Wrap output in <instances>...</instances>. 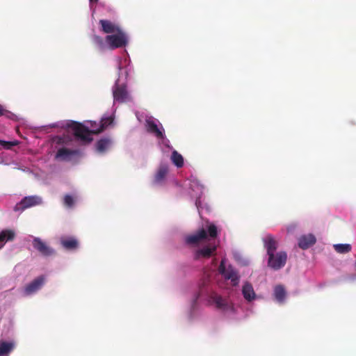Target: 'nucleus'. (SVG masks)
I'll return each mask as SVG.
<instances>
[{
  "mask_svg": "<svg viewBox=\"0 0 356 356\" xmlns=\"http://www.w3.org/2000/svg\"><path fill=\"white\" fill-rule=\"evenodd\" d=\"M316 243L315 236L312 234L303 235L298 239V245L300 248L305 250Z\"/></svg>",
  "mask_w": 356,
  "mask_h": 356,
  "instance_id": "2eb2a0df",
  "label": "nucleus"
},
{
  "mask_svg": "<svg viewBox=\"0 0 356 356\" xmlns=\"http://www.w3.org/2000/svg\"><path fill=\"white\" fill-rule=\"evenodd\" d=\"M111 143L108 138H101L96 143V150L99 153H104L110 147Z\"/></svg>",
  "mask_w": 356,
  "mask_h": 356,
  "instance_id": "aec40b11",
  "label": "nucleus"
},
{
  "mask_svg": "<svg viewBox=\"0 0 356 356\" xmlns=\"http://www.w3.org/2000/svg\"><path fill=\"white\" fill-rule=\"evenodd\" d=\"M334 248L341 254L348 253L351 250V246L349 244H336L334 245Z\"/></svg>",
  "mask_w": 356,
  "mask_h": 356,
  "instance_id": "a878e982",
  "label": "nucleus"
},
{
  "mask_svg": "<svg viewBox=\"0 0 356 356\" xmlns=\"http://www.w3.org/2000/svg\"><path fill=\"white\" fill-rule=\"evenodd\" d=\"M286 260V252L280 251L276 254H270V256H268V265L273 270H277L285 266Z\"/></svg>",
  "mask_w": 356,
  "mask_h": 356,
  "instance_id": "7ed1b4c3",
  "label": "nucleus"
},
{
  "mask_svg": "<svg viewBox=\"0 0 356 356\" xmlns=\"http://www.w3.org/2000/svg\"><path fill=\"white\" fill-rule=\"evenodd\" d=\"M167 173L168 168L165 166L161 167L155 176V181L156 182L161 181L165 178Z\"/></svg>",
  "mask_w": 356,
  "mask_h": 356,
  "instance_id": "bb28decb",
  "label": "nucleus"
},
{
  "mask_svg": "<svg viewBox=\"0 0 356 356\" xmlns=\"http://www.w3.org/2000/svg\"><path fill=\"white\" fill-rule=\"evenodd\" d=\"M113 120H114V118L111 116L102 117L99 122V129L97 130V132H102L109 125L113 124Z\"/></svg>",
  "mask_w": 356,
  "mask_h": 356,
  "instance_id": "5701e85b",
  "label": "nucleus"
},
{
  "mask_svg": "<svg viewBox=\"0 0 356 356\" xmlns=\"http://www.w3.org/2000/svg\"><path fill=\"white\" fill-rule=\"evenodd\" d=\"M0 145H2L5 149H10L12 147L17 145V141H5L0 140Z\"/></svg>",
  "mask_w": 356,
  "mask_h": 356,
  "instance_id": "c85d7f7f",
  "label": "nucleus"
},
{
  "mask_svg": "<svg viewBox=\"0 0 356 356\" xmlns=\"http://www.w3.org/2000/svg\"><path fill=\"white\" fill-rule=\"evenodd\" d=\"M10 112L7 111L2 105L0 104V116L8 117Z\"/></svg>",
  "mask_w": 356,
  "mask_h": 356,
  "instance_id": "7c9ffc66",
  "label": "nucleus"
},
{
  "mask_svg": "<svg viewBox=\"0 0 356 356\" xmlns=\"http://www.w3.org/2000/svg\"><path fill=\"white\" fill-rule=\"evenodd\" d=\"M264 248L266 249L267 254H274L276 251L278 243L273 235L268 234L263 238Z\"/></svg>",
  "mask_w": 356,
  "mask_h": 356,
  "instance_id": "f8f14e48",
  "label": "nucleus"
},
{
  "mask_svg": "<svg viewBox=\"0 0 356 356\" xmlns=\"http://www.w3.org/2000/svg\"><path fill=\"white\" fill-rule=\"evenodd\" d=\"M42 204V198L38 195H31L24 197L15 207V211H22L28 208L40 205Z\"/></svg>",
  "mask_w": 356,
  "mask_h": 356,
  "instance_id": "20e7f679",
  "label": "nucleus"
},
{
  "mask_svg": "<svg viewBox=\"0 0 356 356\" xmlns=\"http://www.w3.org/2000/svg\"><path fill=\"white\" fill-rule=\"evenodd\" d=\"M274 296L276 300L280 303L284 301L286 298V291L283 286L277 285L274 289Z\"/></svg>",
  "mask_w": 356,
  "mask_h": 356,
  "instance_id": "412c9836",
  "label": "nucleus"
},
{
  "mask_svg": "<svg viewBox=\"0 0 356 356\" xmlns=\"http://www.w3.org/2000/svg\"><path fill=\"white\" fill-rule=\"evenodd\" d=\"M296 226L295 225H290L287 227V232H289L291 231H292L293 229H295Z\"/></svg>",
  "mask_w": 356,
  "mask_h": 356,
  "instance_id": "2f4dec72",
  "label": "nucleus"
},
{
  "mask_svg": "<svg viewBox=\"0 0 356 356\" xmlns=\"http://www.w3.org/2000/svg\"><path fill=\"white\" fill-rule=\"evenodd\" d=\"M14 348V344L12 342L5 341H0V356H3L8 354L12 351Z\"/></svg>",
  "mask_w": 356,
  "mask_h": 356,
  "instance_id": "4be33fe9",
  "label": "nucleus"
},
{
  "mask_svg": "<svg viewBox=\"0 0 356 356\" xmlns=\"http://www.w3.org/2000/svg\"><path fill=\"white\" fill-rule=\"evenodd\" d=\"M217 247L216 245H209L204 246L202 248L197 250L195 253V259H200L201 258L208 259L216 254Z\"/></svg>",
  "mask_w": 356,
  "mask_h": 356,
  "instance_id": "9d476101",
  "label": "nucleus"
},
{
  "mask_svg": "<svg viewBox=\"0 0 356 356\" xmlns=\"http://www.w3.org/2000/svg\"><path fill=\"white\" fill-rule=\"evenodd\" d=\"M64 204L67 207H72L74 205V199L70 195H66L64 197Z\"/></svg>",
  "mask_w": 356,
  "mask_h": 356,
  "instance_id": "c756f323",
  "label": "nucleus"
},
{
  "mask_svg": "<svg viewBox=\"0 0 356 356\" xmlns=\"http://www.w3.org/2000/svg\"><path fill=\"white\" fill-rule=\"evenodd\" d=\"M147 131L154 134L159 138H163V131L158 127L156 123L153 120H146Z\"/></svg>",
  "mask_w": 356,
  "mask_h": 356,
  "instance_id": "dca6fc26",
  "label": "nucleus"
},
{
  "mask_svg": "<svg viewBox=\"0 0 356 356\" xmlns=\"http://www.w3.org/2000/svg\"><path fill=\"white\" fill-rule=\"evenodd\" d=\"M79 154L78 150H72L65 147L60 148L56 154V158L62 161H69L72 156Z\"/></svg>",
  "mask_w": 356,
  "mask_h": 356,
  "instance_id": "4468645a",
  "label": "nucleus"
},
{
  "mask_svg": "<svg viewBox=\"0 0 356 356\" xmlns=\"http://www.w3.org/2000/svg\"><path fill=\"white\" fill-rule=\"evenodd\" d=\"M219 272L226 280H230L233 286L238 284L239 276L237 272L232 266L226 268L223 261L220 262Z\"/></svg>",
  "mask_w": 356,
  "mask_h": 356,
  "instance_id": "423d86ee",
  "label": "nucleus"
},
{
  "mask_svg": "<svg viewBox=\"0 0 356 356\" xmlns=\"http://www.w3.org/2000/svg\"><path fill=\"white\" fill-rule=\"evenodd\" d=\"M15 238V232L12 229H4L0 232V249L6 242L13 241Z\"/></svg>",
  "mask_w": 356,
  "mask_h": 356,
  "instance_id": "f3484780",
  "label": "nucleus"
},
{
  "mask_svg": "<svg viewBox=\"0 0 356 356\" xmlns=\"http://www.w3.org/2000/svg\"><path fill=\"white\" fill-rule=\"evenodd\" d=\"M105 40L110 49L122 47L127 44V36L122 30L116 32L115 34L108 35Z\"/></svg>",
  "mask_w": 356,
  "mask_h": 356,
  "instance_id": "f03ea898",
  "label": "nucleus"
},
{
  "mask_svg": "<svg viewBox=\"0 0 356 356\" xmlns=\"http://www.w3.org/2000/svg\"><path fill=\"white\" fill-rule=\"evenodd\" d=\"M62 246L68 250H76L78 248V241L72 237L62 238L60 240Z\"/></svg>",
  "mask_w": 356,
  "mask_h": 356,
  "instance_id": "6ab92c4d",
  "label": "nucleus"
},
{
  "mask_svg": "<svg viewBox=\"0 0 356 356\" xmlns=\"http://www.w3.org/2000/svg\"><path fill=\"white\" fill-rule=\"evenodd\" d=\"M98 0H90V2H97Z\"/></svg>",
  "mask_w": 356,
  "mask_h": 356,
  "instance_id": "473e14b6",
  "label": "nucleus"
},
{
  "mask_svg": "<svg viewBox=\"0 0 356 356\" xmlns=\"http://www.w3.org/2000/svg\"><path fill=\"white\" fill-rule=\"evenodd\" d=\"M44 277L39 276L27 284L24 289V293L26 296L31 295L38 291L44 283Z\"/></svg>",
  "mask_w": 356,
  "mask_h": 356,
  "instance_id": "1a4fd4ad",
  "label": "nucleus"
},
{
  "mask_svg": "<svg viewBox=\"0 0 356 356\" xmlns=\"http://www.w3.org/2000/svg\"><path fill=\"white\" fill-rule=\"evenodd\" d=\"M208 233L211 238H216L218 236V229L215 225L210 224L208 226Z\"/></svg>",
  "mask_w": 356,
  "mask_h": 356,
  "instance_id": "cd10ccee",
  "label": "nucleus"
},
{
  "mask_svg": "<svg viewBox=\"0 0 356 356\" xmlns=\"http://www.w3.org/2000/svg\"><path fill=\"white\" fill-rule=\"evenodd\" d=\"M210 301L215 304L216 308L222 311H227L232 309L227 299L222 298L220 296L213 293L210 296Z\"/></svg>",
  "mask_w": 356,
  "mask_h": 356,
  "instance_id": "6e6552de",
  "label": "nucleus"
},
{
  "mask_svg": "<svg viewBox=\"0 0 356 356\" xmlns=\"http://www.w3.org/2000/svg\"><path fill=\"white\" fill-rule=\"evenodd\" d=\"M207 237V231L204 228H202L195 234L187 236L185 238V241L188 245H197L200 241L206 239Z\"/></svg>",
  "mask_w": 356,
  "mask_h": 356,
  "instance_id": "9b49d317",
  "label": "nucleus"
},
{
  "mask_svg": "<svg viewBox=\"0 0 356 356\" xmlns=\"http://www.w3.org/2000/svg\"><path fill=\"white\" fill-rule=\"evenodd\" d=\"M93 44L100 51L106 49V44L104 40L99 35H95L92 38Z\"/></svg>",
  "mask_w": 356,
  "mask_h": 356,
  "instance_id": "b1692460",
  "label": "nucleus"
},
{
  "mask_svg": "<svg viewBox=\"0 0 356 356\" xmlns=\"http://www.w3.org/2000/svg\"><path fill=\"white\" fill-rule=\"evenodd\" d=\"M89 126L86 127L82 124L76 122H72L70 127L72 128L74 135L78 140L85 143H90L92 140V134H97L100 132H96L99 129V122L96 121H89Z\"/></svg>",
  "mask_w": 356,
  "mask_h": 356,
  "instance_id": "f257e3e1",
  "label": "nucleus"
},
{
  "mask_svg": "<svg viewBox=\"0 0 356 356\" xmlns=\"http://www.w3.org/2000/svg\"><path fill=\"white\" fill-rule=\"evenodd\" d=\"M242 293L244 298L248 301H252L255 299L256 294L252 285L249 282H245L242 288Z\"/></svg>",
  "mask_w": 356,
  "mask_h": 356,
  "instance_id": "a211bd4d",
  "label": "nucleus"
},
{
  "mask_svg": "<svg viewBox=\"0 0 356 356\" xmlns=\"http://www.w3.org/2000/svg\"><path fill=\"white\" fill-rule=\"evenodd\" d=\"M33 248L37 250L42 256L49 257L55 254V250L49 247L40 238L35 237L32 242Z\"/></svg>",
  "mask_w": 356,
  "mask_h": 356,
  "instance_id": "0eeeda50",
  "label": "nucleus"
},
{
  "mask_svg": "<svg viewBox=\"0 0 356 356\" xmlns=\"http://www.w3.org/2000/svg\"><path fill=\"white\" fill-rule=\"evenodd\" d=\"M113 95L114 101L120 104L131 100V97L124 84L120 85L116 83L113 88Z\"/></svg>",
  "mask_w": 356,
  "mask_h": 356,
  "instance_id": "39448f33",
  "label": "nucleus"
},
{
  "mask_svg": "<svg viewBox=\"0 0 356 356\" xmlns=\"http://www.w3.org/2000/svg\"><path fill=\"white\" fill-rule=\"evenodd\" d=\"M99 24L102 26V31L105 33H115L121 30L119 26L107 19H100Z\"/></svg>",
  "mask_w": 356,
  "mask_h": 356,
  "instance_id": "ddd939ff",
  "label": "nucleus"
},
{
  "mask_svg": "<svg viewBox=\"0 0 356 356\" xmlns=\"http://www.w3.org/2000/svg\"><path fill=\"white\" fill-rule=\"evenodd\" d=\"M171 160L177 168H181L184 165V158L176 150L172 152Z\"/></svg>",
  "mask_w": 356,
  "mask_h": 356,
  "instance_id": "393cba45",
  "label": "nucleus"
}]
</instances>
